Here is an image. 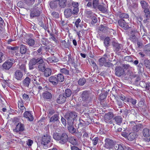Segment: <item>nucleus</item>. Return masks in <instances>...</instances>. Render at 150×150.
Returning <instances> with one entry per match:
<instances>
[{"mask_svg": "<svg viewBox=\"0 0 150 150\" xmlns=\"http://www.w3.org/2000/svg\"><path fill=\"white\" fill-rule=\"evenodd\" d=\"M53 138L56 140L59 141V143L63 144L66 143L68 141V136L65 133L61 134L56 132L53 134Z\"/></svg>", "mask_w": 150, "mask_h": 150, "instance_id": "1", "label": "nucleus"}, {"mask_svg": "<svg viewBox=\"0 0 150 150\" xmlns=\"http://www.w3.org/2000/svg\"><path fill=\"white\" fill-rule=\"evenodd\" d=\"M77 114L74 112H67L65 115V118L67 120L68 125H73L74 121L76 119Z\"/></svg>", "mask_w": 150, "mask_h": 150, "instance_id": "2", "label": "nucleus"}, {"mask_svg": "<svg viewBox=\"0 0 150 150\" xmlns=\"http://www.w3.org/2000/svg\"><path fill=\"white\" fill-rule=\"evenodd\" d=\"M128 21H125L124 19H120L118 21L119 25L124 30H127L129 27L128 25Z\"/></svg>", "mask_w": 150, "mask_h": 150, "instance_id": "3", "label": "nucleus"}, {"mask_svg": "<svg viewBox=\"0 0 150 150\" xmlns=\"http://www.w3.org/2000/svg\"><path fill=\"white\" fill-rule=\"evenodd\" d=\"M131 125H132L133 126L132 127V130L135 132H137L140 131H141L143 128V126L141 124H136L134 122H130Z\"/></svg>", "mask_w": 150, "mask_h": 150, "instance_id": "4", "label": "nucleus"}, {"mask_svg": "<svg viewBox=\"0 0 150 150\" xmlns=\"http://www.w3.org/2000/svg\"><path fill=\"white\" fill-rule=\"evenodd\" d=\"M51 139V137L49 135H44L43 136L41 139L42 144L46 145L50 142Z\"/></svg>", "mask_w": 150, "mask_h": 150, "instance_id": "5", "label": "nucleus"}, {"mask_svg": "<svg viewBox=\"0 0 150 150\" xmlns=\"http://www.w3.org/2000/svg\"><path fill=\"white\" fill-rule=\"evenodd\" d=\"M115 75L118 76H120L125 74L124 69L120 66L117 67L115 69Z\"/></svg>", "mask_w": 150, "mask_h": 150, "instance_id": "6", "label": "nucleus"}, {"mask_svg": "<svg viewBox=\"0 0 150 150\" xmlns=\"http://www.w3.org/2000/svg\"><path fill=\"white\" fill-rule=\"evenodd\" d=\"M25 42L29 46H33L35 44V40L29 36L27 35L24 40Z\"/></svg>", "mask_w": 150, "mask_h": 150, "instance_id": "7", "label": "nucleus"}, {"mask_svg": "<svg viewBox=\"0 0 150 150\" xmlns=\"http://www.w3.org/2000/svg\"><path fill=\"white\" fill-rule=\"evenodd\" d=\"M105 146L108 149H110L112 148L114 145L113 141L110 139H105Z\"/></svg>", "mask_w": 150, "mask_h": 150, "instance_id": "8", "label": "nucleus"}, {"mask_svg": "<svg viewBox=\"0 0 150 150\" xmlns=\"http://www.w3.org/2000/svg\"><path fill=\"white\" fill-rule=\"evenodd\" d=\"M79 123L78 124V127L77 129V131L79 132V135L81 136L82 135L81 131L83 129V126L86 124L85 122L82 120H80Z\"/></svg>", "mask_w": 150, "mask_h": 150, "instance_id": "9", "label": "nucleus"}, {"mask_svg": "<svg viewBox=\"0 0 150 150\" xmlns=\"http://www.w3.org/2000/svg\"><path fill=\"white\" fill-rule=\"evenodd\" d=\"M113 117V115L112 113L109 112L105 115L104 118L105 121L108 123H111L110 120Z\"/></svg>", "mask_w": 150, "mask_h": 150, "instance_id": "10", "label": "nucleus"}, {"mask_svg": "<svg viewBox=\"0 0 150 150\" xmlns=\"http://www.w3.org/2000/svg\"><path fill=\"white\" fill-rule=\"evenodd\" d=\"M66 98V97L63 94H60L57 98L56 101L57 103L62 104L65 102Z\"/></svg>", "mask_w": 150, "mask_h": 150, "instance_id": "11", "label": "nucleus"}, {"mask_svg": "<svg viewBox=\"0 0 150 150\" xmlns=\"http://www.w3.org/2000/svg\"><path fill=\"white\" fill-rule=\"evenodd\" d=\"M13 63L11 61L8 60L4 62L2 65L3 68L6 70H8L11 67Z\"/></svg>", "mask_w": 150, "mask_h": 150, "instance_id": "12", "label": "nucleus"}, {"mask_svg": "<svg viewBox=\"0 0 150 150\" xmlns=\"http://www.w3.org/2000/svg\"><path fill=\"white\" fill-rule=\"evenodd\" d=\"M23 73L19 70H16L14 74V77L17 80H21L23 76Z\"/></svg>", "mask_w": 150, "mask_h": 150, "instance_id": "13", "label": "nucleus"}, {"mask_svg": "<svg viewBox=\"0 0 150 150\" xmlns=\"http://www.w3.org/2000/svg\"><path fill=\"white\" fill-rule=\"evenodd\" d=\"M24 117L29 121H32L33 120V116L29 111H25L23 114Z\"/></svg>", "mask_w": 150, "mask_h": 150, "instance_id": "14", "label": "nucleus"}, {"mask_svg": "<svg viewBox=\"0 0 150 150\" xmlns=\"http://www.w3.org/2000/svg\"><path fill=\"white\" fill-rule=\"evenodd\" d=\"M40 11L37 8L33 9L31 11L30 14V16L32 18L34 17L38 16L40 15Z\"/></svg>", "mask_w": 150, "mask_h": 150, "instance_id": "15", "label": "nucleus"}, {"mask_svg": "<svg viewBox=\"0 0 150 150\" xmlns=\"http://www.w3.org/2000/svg\"><path fill=\"white\" fill-rule=\"evenodd\" d=\"M113 48L117 52L119 51L121 49V45L115 41H113L112 42Z\"/></svg>", "mask_w": 150, "mask_h": 150, "instance_id": "16", "label": "nucleus"}, {"mask_svg": "<svg viewBox=\"0 0 150 150\" xmlns=\"http://www.w3.org/2000/svg\"><path fill=\"white\" fill-rule=\"evenodd\" d=\"M49 81L54 86L57 85L58 81L56 77L54 76H51L49 79Z\"/></svg>", "mask_w": 150, "mask_h": 150, "instance_id": "17", "label": "nucleus"}, {"mask_svg": "<svg viewBox=\"0 0 150 150\" xmlns=\"http://www.w3.org/2000/svg\"><path fill=\"white\" fill-rule=\"evenodd\" d=\"M57 1H59L58 4L59 7L62 8L66 7L67 4V0H57Z\"/></svg>", "mask_w": 150, "mask_h": 150, "instance_id": "18", "label": "nucleus"}, {"mask_svg": "<svg viewBox=\"0 0 150 150\" xmlns=\"http://www.w3.org/2000/svg\"><path fill=\"white\" fill-rule=\"evenodd\" d=\"M98 8L100 11L103 13L107 12V9L104 4L99 5L98 6Z\"/></svg>", "mask_w": 150, "mask_h": 150, "instance_id": "19", "label": "nucleus"}, {"mask_svg": "<svg viewBox=\"0 0 150 150\" xmlns=\"http://www.w3.org/2000/svg\"><path fill=\"white\" fill-rule=\"evenodd\" d=\"M42 96L44 99L49 100L52 98L51 93L48 92H45L42 94Z\"/></svg>", "mask_w": 150, "mask_h": 150, "instance_id": "20", "label": "nucleus"}, {"mask_svg": "<svg viewBox=\"0 0 150 150\" xmlns=\"http://www.w3.org/2000/svg\"><path fill=\"white\" fill-rule=\"evenodd\" d=\"M137 33V30H133L131 31V34L130 38L132 41H135L136 40V35Z\"/></svg>", "mask_w": 150, "mask_h": 150, "instance_id": "21", "label": "nucleus"}, {"mask_svg": "<svg viewBox=\"0 0 150 150\" xmlns=\"http://www.w3.org/2000/svg\"><path fill=\"white\" fill-rule=\"evenodd\" d=\"M114 119L116 123L119 125H120L122 121V118L121 116H117L115 117Z\"/></svg>", "mask_w": 150, "mask_h": 150, "instance_id": "22", "label": "nucleus"}, {"mask_svg": "<svg viewBox=\"0 0 150 150\" xmlns=\"http://www.w3.org/2000/svg\"><path fill=\"white\" fill-rule=\"evenodd\" d=\"M72 14L71 10L70 8H67L64 11V15L65 16L68 18L70 17Z\"/></svg>", "mask_w": 150, "mask_h": 150, "instance_id": "23", "label": "nucleus"}, {"mask_svg": "<svg viewBox=\"0 0 150 150\" xmlns=\"http://www.w3.org/2000/svg\"><path fill=\"white\" fill-rule=\"evenodd\" d=\"M58 59L54 56L49 57L47 59V61L49 63H54L57 62Z\"/></svg>", "mask_w": 150, "mask_h": 150, "instance_id": "24", "label": "nucleus"}, {"mask_svg": "<svg viewBox=\"0 0 150 150\" xmlns=\"http://www.w3.org/2000/svg\"><path fill=\"white\" fill-rule=\"evenodd\" d=\"M16 129L17 131H23L24 129V126L23 124L20 123H16Z\"/></svg>", "mask_w": 150, "mask_h": 150, "instance_id": "25", "label": "nucleus"}, {"mask_svg": "<svg viewBox=\"0 0 150 150\" xmlns=\"http://www.w3.org/2000/svg\"><path fill=\"white\" fill-rule=\"evenodd\" d=\"M89 97V94L88 92L86 91H84L81 95V97L83 100L86 101L88 98Z\"/></svg>", "mask_w": 150, "mask_h": 150, "instance_id": "26", "label": "nucleus"}, {"mask_svg": "<svg viewBox=\"0 0 150 150\" xmlns=\"http://www.w3.org/2000/svg\"><path fill=\"white\" fill-rule=\"evenodd\" d=\"M30 81L31 80L30 78L27 77L23 81V83L25 86L28 87L30 83Z\"/></svg>", "mask_w": 150, "mask_h": 150, "instance_id": "27", "label": "nucleus"}, {"mask_svg": "<svg viewBox=\"0 0 150 150\" xmlns=\"http://www.w3.org/2000/svg\"><path fill=\"white\" fill-rule=\"evenodd\" d=\"M143 134L145 137H148L150 136V130L147 128H145L143 130Z\"/></svg>", "mask_w": 150, "mask_h": 150, "instance_id": "28", "label": "nucleus"}, {"mask_svg": "<svg viewBox=\"0 0 150 150\" xmlns=\"http://www.w3.org/2000/svg\"><path fill=\"white\" fill-rule=\"evenodd\" d=\"M44 74L45 76L46 77H48L51 75V74L52 71L50 69L47 68L44 70Z\"/></svg>", "mask_w": 150, "mask_h": 150, "instance_id": "29", "label": "nucleus"}, {"mask_svg": "<svg viewBox=\"0 0 150 150\" xmlns=\"http://www.w3.org/2000/svg\"><path fill=\"white\" fill-rule=\"evenodd\" d=\"M136 136L135 133L134 132L130 133L127 136V139L129 141H132L135 139Z\"/></svg>", "mask_w": 150, "mask_h": 150, "instance_id": "30", "label": "nucleus"}, {"mask_svg": "<svg viewBox=\"0 0 150 150\" xmlns=\"http://www.w3.org/2000/svg\"><path fill=\"white\" fill-rule=\"evenodd\" d=\"M27 51V47L23 45H21L20 46V52L22 54H25Z\"/></svg>", "mask_w": 150, "mask_h": 150, "instance_id": "31", "label": "nucleus"}, {"mask_svg": "<svg viewBox=\"0 0 150 150\" xmlns=\"http://www.w3.org/2000/svg\"><path fill=\"white\" fill-rule=\"evenodd\" d=\"M120 17L121 18V19H124L125 21H129V15L126 13H122L120 14Z\"/></svg>", "mask_w": 150, "mask_h": 150, "instance_id": "32", "label": "nucleus"}, {"mask_svg": "<svg viewBox=\"0 0 150 150\" xmlns=\"http://www.w3.org/2000/svg\"><path fill=\"white\" fill-rule=\"evenodd\" d=\"M140 4L143 9L149 8V5L144 0H140Z\"/></svg>", "mask_w": 150, "mask_h": 150, "instance_id": "33", "label": "nucleus"}, {"mask_svg": "<svg viewBox=\"0 0 150 150\" xmlns=\"http://www.w3.org/2000/svg\"><path fill=\"white\" fill-rule=\"evenodd\" d=\"M59 117L58 115H54L52 116L50 119V122H54L59 120Z\"/></svg>", "mask_w": 150, "mask_h": 150, "instance_id": "34", "label": "nucleus"}, {"mask_svg": "<svg viewBox=\"0 0 150 150\" xmlns=\"http://www.w3.org/2000/svg\"><path fill=\"white\" fill-rule=\"evenodd\" d=\"M71 94V91L69 89H66L65 91V92L63 93V95L66 97H69L70 96Z\"/></svg>", "mask_w": 150, "mask_h": 150, "instance_id": "35", "label": "nucleus"}, {"mask_svg": "<svg viewBox=\"0 0 150 150\" xmlns=\"http://www.w3.org/2000/svg\"><path fill=\"white\" fill-rule=\"evenodd\" d=\"M57 78L58 82H62L64 80V76L62 74H58L57 76Z\"/></svg>", "mask_w": 150, "mask_h": 150, "instance_id": "36", "label": "nucleus"}, {"mask_svg": "<svg viewBox=\"0 0 150 150\" xmlns=\"http://www.w3.org/2000/svg\"><path fill=\"white\" fill-rule=\"evenodd\" d=\"M99 65L100 66H102L105 64L106 61V58L105 57H103L99 60Z\"/></svg>", "mask_w": 150, "mask_h": 150, "instance_id": "37", "label": "nucleus"}, {"mask_svg": "<svg viewBox=\"0 0 150 150\" xmlns=\"http://www.w3.org/2000/svg\"><path fill=\"white\" fill-rule=\"evenodd\" d=\"M50 5L51 8L54 9L56 8L57 6V3L55 1H51L50 4Z\"/></svg>", "mask_w": 150, "mask_h": 150, "instance_id": "38", "label": "nucleus"}, {"mask_svg": "<svg viewBox=\"0 0 150 150\" xmlns=\"http://www.w3.org/2000/svg\"><path fill=\"white\" fill-rule=\"evenodd\" d=\"M69 126L68 127V130L69 132L72 134L74 133L76 131V130L72 125H69Z\"/></svg>", "mask_w": 150, "mask_h": 150, "instance_id": "39", "label": "nucleus"}, {"mask_svg": "<svg viewBox=\"0 0 150 150\" xmlns=\"http://www.w3.org/2000/svg\"><path fill=\"white\" fill-rule=\"evenodd\" d=\"M69 142L74 146L78 144L77 140L74 137H71L69 140Z\"/></svg>", "mask_w": 150, "mask_h": 150, "instance_id": "40", "label": "nucleus"}, {"mask_svg": "<svg viewBox=\"0 0 150 150\" xmlns=\"http://www.w3.org/2000/svg\"><path fill=\"white\" fill-rule=\"evenodd\" d=\"M110 41V40L109 37H107L105 39L104 43L106 47H108L109 46Z\"/></svg>", "mask_w": 150, "mask_h": 150, "instance_id": "41", "label": "nucleus"}, {"mask_svg": "<svg viewBox=\"0 0 150 150\" xmlns=\"http://www.w3.org/2000/svg\"><path fill=\"white\" fill-rule=\"evenodd\" d=\"M23 98L24 100L27 102H28L30 101L29 96L26 94L24 93L23 94Z\"/></svg>", "mask_w": 150, "mask_h": 150, "instance_id": "42", "label": "nucleus"}, {"mask_svg": "<svg viewBox=\"0 0 150 150\" xmlns=\"http://www.w3.org/2000/svg\"><path fill=\"white\" fill-rule=\"evenodd\" d=\"M38 69L39 71L43 72L45 69V64H39L38 67Z\"/></svg>", "mask_w": 150, "mask_h": 150, "instance_id": "43", "label": "nucleus"}, {"mask_svg": "<svg viewBox=\"0 0 150 150\" xmlns=\"http://www.w3.org/2000/svg\"><path fill=\"white\" fill-rule=\"evenodd\" d=\"M99 1V0H93V6L94 8H96L98 7L99 5H98Z\"/></svg>", "mask_w": 150, "mask_h": 150, "instance_id": "44", "label": "nucleus"}, {"mask_svg": "<svg viewBox=\"0 0 150 150\" xmlns=\"http://www.w3.org/2000/svg\"><path fill=\"white\" fill-rule=\"evenodd\" d=\"M144 64L146 68L150 69V62L149 60H145L144 61Z\"/></svg>", "mask_w": 150, "mask_h": 150, "instance_id": "45", "label": "nucleus"}, {"mask_svg": "<svg viewBox=\"0 0 150 150\" xmlns=\"http://www.w3.org/2000/svg\"><path fill=\"white\" fill-rule=\"evenodd\" d=\"M108 28L106 26L103 25H101L99 27V30L104 32H105L107 30Z\"/></svg>", "mask_w": 150, "mask_h": 150, "instance_id": "46", "label": "nucleus"}, {"mask_svg": "<svg viewBox=\"0 0 150 150\" xmlns=\"http://www.w3.org/2000/svg\"><path fill=\"white\" fill-rule=\"evenodd\" d=\"M86 82V79L84 78L80 79L78 81L79 84L81 86L83 85Z\"/></svg>", "mask_w": 150, "mask_h": 150, "instance_id": "47", "label": "nucleus"}, {"mask_svg": "<svg viewBox=\"0 0 150 150\" xmlns=\"http://www.w3.org/2000/svg\"><path fill=\"white\" fill-rule=\"evenodd\" d=\"M127 101L131 103L133 105H135L137 103V100H136L133 99L132 98H128L127 99Z\"/></svg>", "mask_w": 150, "mask_h": 150, "instance_id": "48", "label": "nucleus"}, {"mask_svg": "<svg viewBox=\"0 0 150 150\" xmlns=\"http://www.w3.org/2000/svg\"><path fill=\"white\" fill-rule=\"evenodd\" d=\"M60 72L64 74L67 75L69 74V71L66 68H63L60 70Z\"/></svg>", "mask_w": 150, "mask_h": 150, "instance_id": "49", "label": "nucleus"}, {"mask_svg": "<svg viewBox=\"0 0 150 150\" xmlns=\"http://www.w3.org/2000/svg\"><path fill=\"white\" fill-rule=\"evenodd\" d=\"M36 59L37 63H38V64H44V61L42 57H40Z\"/></svg>", "mask_w": 150, "mask_h": 150, "instance_id": "50", "label": "nucleus"}, {"mask_svg": "<svg viewBox=\"0 0 150 150\" xmlns=\"http://www.w3.org/2000/svg\"><path fill=\"white\" fill-rule=\"evenodd\" d=\"M7 49L9 50V51H13L15 52V50H16L18 49V47H11L9 46L7 47Z\"/></svg>", "mask_w": 150, "mask_h": 150, "instance_id": "51", "label": "nucleus"}, {"mask_svg": "<svg viewBox=\"0 0 150 150\" xmlns=\"http://www.w3.org/2000/svg\"><path fill=\"white\" fill-rule=\"evenodd\" d=\"M50 36L49 38V39L52 40L56 42L57 40L56 38L54 37V35L52 34H50Z\"/></svg>", "mask_w": 150, "mask_h": 150, "instance_id": "52", "label": "nucleus"}, {"mask_svg": "<svg viewBox=\"0 0 150 150\" xmlns=\"http://www.w3.org/2000/svg\"><path fill=\"white\" fill-rule=\"evenodd\" d=\"M19 68L22 71H24V72L26 71V68L25 65V64H22L20 66Z\"/></svg>", "mask_w": 150, "mask_h": 150, "instance_id": "53", "label": "nucleus"}, {"mask_svg": "<svg viewBox=\"0 0 150 150\" xmlns=\"http://www.w3.org/2000/svg\"><path fill=\"white\" fill-rule=\"evenodd\" d=\"M29 62L35 65L37 63L36 59L35 58H32L30 61Z\"/></svg>", "mask_w": 150, "mask_h": 150, "instance_id": "54", "label": "nucleus"}, {"mask_svg": "<svg viewBox=\"0 0 150 150\" xmlns=\"http://www.w3.org/2000/svg\"><path fill=\"white\" fill-rule=\"evenodd\" d=\"M79 11V8H74L72 12V14L74 15H77Z\"/></svg>", "mask_w": 150, "mask_h": 150, "instance_id": "55", "label": "nucleus"}, {"mask_svg": "<svg viewBox=\"0 0 150 150\" xmlns=\"http://www.w3.org/2000/svg\"><path fill=\"white\" fill-rule=\"evenodd\" d=\"M98 137H95L92 140V143L94 145H96L98 143Z\"/></svg>", "mask_w": 150, "mask_h": 150, "instance_id": "56", "label": "nucleus"}, {"mask_svg": "<svg viewBox=\"0 0 150 150\" xmlns=\"http://www.w3.org/2000/svg\"><path fill=\"white\" fill-rule=\"evenodd\" d=\"M92 21L91 22L92 24H94L97 22V19L94 16H93L91 18Z\"/></svg>", "mask_w": 150, "mask_h": 150, "instance_id": "57", "label": "nucleus"}, {"mask_svg": "<svg viewBox=\"0 0 150 150\" xmlns=\"http://www.w3.org/2000/svg\"><path fill=\"white\" fill-rule=\"evenodd\" d=\"M4 59V54L2 52H0V63H1L3 60Z\"/></svg>", "mask_w": 150, "mask_h": 150, "instance_id": "58", "label": "nucleus"}, {"mask_svg": "<svg viewBox=\"0 0 150 150\" xmlns=\"http://www.w3.org/2000/svg\"><path fill=\"white\" fill-rule=\"evenodd\" d=\"M72 6L74 8H78V2H72Z\"/></svg>", "mask_w": 150, "mask_h": 150, "instance_id": "59", "label": "nucleus"}, {"mask_svg": "<svg viewBox=\"0 0 150 150\" xmlns=\"http://www.w3.org/2000/svg\"><path fill=\"white\" fill-rule=\"evenodd\" d=\"M81 22V20L80 19H77L75 23V25L77 28H78L79 26H81L79 25V23Z\"/></svg>", "mask_w": 150, "mask_h": 150, "instance_id": "60", "label": "nucleus"}, {"mask_svg": "<svg viewBox=\"0 0 150 150\" xmlns=\"http://www.w3.org/2000/svg\"><path fill=\"white\" fill-rule=\"evenodd\" d=\"M33 143V141L29 139L27 142V144L29 146H31Z\"/></svg>", "mask_w": 150, "mask_h": 150, "instance_id": "61", "label": "nucleus"}, {"mask_svg": "<svg viewBox=\"0 0 150 150\" xmlns=\"http://www.w3.org/2000/svg\"><path fill=\"white\" fill-rule=\"evenodd\" d=\"M112 64L110 62H107L105 63L104 64V66L105 67H110L112 66Z\"/></svg>", "mask_w": 150, "mask_h": 150, "instance_id": "62", "label": "nucleus"}, {"mask_svg": "<svg viewBox=\"0 0 150 150\" xmlns=\"http://www.w3.org/2000/svg\"><path fill=\"white\" fill-rule=\"evenodd\" d=\"M18 107L24 106L22 100H19L18 102Z\"/></svg>", "mask_w": 150, "mask_h": 150, "instance_id": "63", "label": "nucleus"}, {"mask_svg": "<svg viewBox=\"0 0 150 150\" xmlns=\"http://www.w3.org/2000/svg\"><path fill=\"white\" fill-rule=\"evenodd\" d=\"M71 150H81L79 148L77 147L74 146H71Z\"/></svg>", "mask_w": 150, "mask_h": 150, "instance_id": "64", "label": "nucleus"}]
</instances>
